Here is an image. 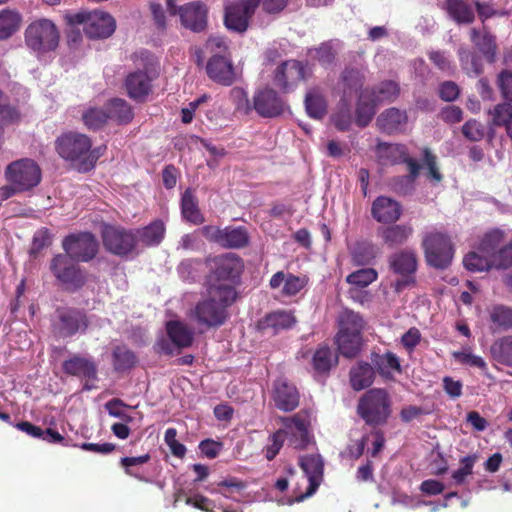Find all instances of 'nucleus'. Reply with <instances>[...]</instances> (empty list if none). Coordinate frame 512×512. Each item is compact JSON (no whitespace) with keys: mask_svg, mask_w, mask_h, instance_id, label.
<instances>
[{"mask_svg":"<svg viewBox=\"0 0 512 512\" xmlns=\"http://www.w3.org/2000/svg\"><path fill=\"white\" fill-rule=\"evenodd\" d=\"M208 297L196 304L192 311L194 320L206 328L222 326L229 317L228 307L237 299L236 289L213 285L207 288Z\"/></svg>","mask_w":512,"mask_h":512,"instance_id":"1","label":"nucleus"},{"mask_svg":"<svg viewBox=\"0 0 512 512\" xmlns=\"http://www.w3.org/2000/svg\"><path fill=\"white\" fill-rule=\"evenodd\" d=\"M55 149L61 158L76 163L80 172L92 170L102 154L101 147L92 149L91 139L77 132L60 135L55 141Z\"/></svg>","mask_w":512,"mask_h":512,"instance_id":"2","label":"nucleus"},{"mask_svg":"<svg viewBox=\"0 0 512 512\" xmlns=\"http://www.w3.org/2000/svg\"><path fill=\"white\" fill-rule=\"evenodd\" d=\"M204 48L209 54L205 65L209 79L222 86H231L236 81V71L227 39L211 35L206 39Z\"/></svg>","mask_w":512,"mask_h":512,"instance_id":"3","label":"nucleus"},{"mask_svg":"<svg viewBox=\"0 0 512 512\" xmlns=\"http://www.w3.org/2000/svg\"><path fill=\"white\" fill-rule=\"evenodd\" d=\"M279 421L284 428L278 429L270 435L269 444L264 449L268 461H272L278 455L288 435H290V443L295 449H305L310 442L309 422L303 416V411L290 417L281 416Z\"/></svg>","mask_w":512,"mask_h":512,"instance_id":"4","label":"nucleus"},{"mask_svg":"<svg viewBox=\"0 0 512 512\" xmlns=\"http://www.w3.org/2000/svg\"><path fill=\"white\" fill-rule=\"evenodd\" d=\"M357 415L367 426L379 427L388 423L392 415V399L385 388H370L358 399Z\"/></svg>","mask_w":512,"mask_h":512,"instance_id":"5","label":"nucleus"},{"mask_svg":"<svg viewBox=\"0 0 512 512\" xmlns=\"http://www.w3.org/2000/svg\"><path fill=\"white\" fill-rule=\"evenodd\" d=\"M209 267L207 276V288L213 285L218 287H230L236 289L244 271L243 259L235 253H225L206 260Z\"/></svg>","mask_w":512,"mask_h":512,"instance_id":"6","label":"nucleus"},{"mask_svg":"<svg viewBox=\"0 0 512 512\" xmlns=\"http://www.w3.org/2000/svg\"><path fill=\"white\" fill-rule=\"evenodd\" d=\"M24 42L26 47L40 58L58 48L60 32L53 21L40 18L25 28Z\"/></svg>","mask_w":512,"mask_h":512,"instance_id":"7","label":"nucleus"},{"mask_svg":"<svg viewBox=\"0 0 512 512\" xmlns=\"http://www.w3.org/2000/svg\"><path fill=\"white\" fill-rule=\"evenodd\" d=\"M339 327L335 337L339 353L345 358H355L362 349L363 318L354 311L346 310L339 317Z\"/></svg>","mask_w":512,"mask_h":512,"instance_id":"8","label":"nucleus"},{"mask_svg":"<svg viewBox=\"0 0 512 512\" xmlns=\"http://www.w3.org/2000/svg\"><path fill=\"white\" fill-rule=\"evenodd\" d=\"M478 251L490 255L492 267L496 270L512 267V239L507 241L506 232L500 228H493L483 234Z\"/></svg>","mask_w":512,"mask_h":512,"instance_id":"9","label":"nucleus"},{"mask_svg":"<svg viewBox=\"0 0 512 512\" xmlns=\"http://www.w3.org/2000/svg\"><path fill=\"white\" fill-rule=\"evenodd\" d=\"M70 25H83L85 35L89 39H106L116 29L115 19L101 10L80 11L66 16Z\"/></svg>","mask_w":512,"mask_h":512,"instance_id":"10","label":"nucleus"},{"mask_svg":"<svg viewBox=\"0 0 512 512\" xmlns=\"http://www.w3.org/2000/svg\"><path fill=\"white\" fill-rule=\"evenodd\" d=\"M422 248L427 264L436 269L447 268L454 257L451 238L442 232L431 231L422 239Z\"/></svg>","mask_w":512,"mask_h":512,"instance_id":"11","label":"nucleus"},{"mask_svg":"<svg viewBox=\"0 0 512 512\" xmlns=\"http://www.w3.org/2000/svg\"><path fill=\"white\" fill-rule=\"evenodd\" d=\"M89 319L83 309L58 307L51 322L52 333L56 338H70L77 333H85Z\"/></svg>","mask_w":512,"mask_h":512,"instance_id":"12","label":"nucleus"},{"mask_svg":"<svg viewBox=\"0 0 512 512\" xmlns=\"http://www.w3.org/2000/svg\"><path fill=\"white\" fill-rule=\"evenodd\" d=\"M389 269L399 278L393 283L395 292L400 293L416 283V271L418 269V258L415 250L401 249L388 258Z\"/></svg>","mask_w":512,"mask_h":512,"instance_id":"13","label":"nucleus"},{"mask_svg":"<svg viewBox=\"0 0 512 512\" xmlns=\"http://www.w3.org/2000/svg\"><path fill=\"white\" fill-rule=\"evenodd\" d=\"M4 176L10 184L17 185L20 191L26 192L41 182L42 172L34 160L22 158L8 164Z\"/></svg>","mask_w":512,"mask_h":512,"instance_id":"14","label":"nucleus"},{"mask_svg":"<svg viewBox=\"0 0 512 512\" xmlns=\"http://www.w3.org/2000/svg\"><path fill=\"white\" fill-rule=\"evenodd\" d=\"M259 6V0H234L226 4L223 19L225 27L232 32L245 33Z\"/></svg>","mask_w":512,"mask_h":512,"instance_id":"15","label":"nucleus"},{"mask_svg":"<svg viewBox=\"0 0 512 512\" xmlns=\"http://www.w3.org/2000/svg\"><path fill=\"white\" fill-rule=\"evenodd\" d=\"M101 237L104 248L120 257L133 252L137 244L135 233L121 226L105 224L101 230Z\"/></svg>","mask_w":512,"mask_h":512,"instance_id":"16","label":"nucleus"},{"mask_svg":"<svg viewBox=\"0 0 512 512\" xmlns=\"http://www.w3.org/2000/svg\"><path fill=\"white\" fill-rule=\"evenodd\" d=\"M50 269L55 278L68 290H79L86 283V275L67 255H56L51 261Z\"/></svg>","mask_w":512,"mask_h":512,"instance_id":"17","label":"nucleus"},{"mask_svg":"<svg viewBox=\"0 0 512 512\" xmlns=\"http://www.w3.org/2000/svg\"><path fill=\"white\" fill-rule=\"evenodd\" d=\"M62 247L72 260L88 262L96 256L99 244L91 232H80L66 236Z\"/></svg>","mask_w":512,"mask_h":512,"instance_id":"18","label":"nucleus"},{"mask_svg":"<svg viewBox=\"0 0 512 512\" xmlns=\"http://www.w3.org/2000/svg\"><path fill=\"white\" fill-rule=\"evenodd\" d=\"M305 79L306 65L295 59L283 61L273 73V84L282 93L292 92Z\"/></svg>","mask_w":512,"mask_h":512,"instance_id":"19","label":"nucleus"},{"mask_svg":"<svg viewBox=\"0 0 512 512\" xmlns=\"http://www.w3.org/2000/svg\"><path fill=\"white\" fill-rule=\"evenodd\" d=\"M62 370L68 376L77 377L84 381L83 389L96 388L98 381V367L92 358L74 354L62 363Z\"/></svg>","mask_w":512,"mask_h":512,"instance_id":"20","label":"nucleus"},{"mask_svg":"<svg viewBox=\"0 0 512 512\" xmlns=\"http://www.w3.org/2000/svg\"><path fill=\"white\" fill-rule=\"evenodd\" d=\"M286 108L284 99L272 88H264L255 92L253 108L263 118H275L282 115Z\"/></svg>","mask_w":512,"mask_h":512,"instance_id":"21","label":"nucleus"},{"mask_svg":"<svg viewBox=\"0 0 512 512\" xmlns=\"http://www.w3.org/2000/svg\"><path fill=\"white\" fill-rule=\"evenodd\" d=\"M181 25L194 32H204L208 26V7L201 1H192L180 6Z\"/></svg>","mask_w":512,"mask_h":512,"instance_id":"22","label":"nucleus"},{"mask_svg":"<svg viewBox=\"0 0 512 512\" xmlns=\"http://www.w3.org/2000/svg\"><path fill=\"white\" fill-rule=\"evenodd\" d=\"M299 466L308 478L309 485L304 494L296 497L297 502L312 496L323 481L324 461L319 454L304 455L299 458Z\"/></svg>","mask_w":512,"mask_h":512,"instance_id":"23","label":"nucleus"},{"mask_svg":"<svg viewBox=\"0 0 512 512\" xmlns=\"http://www.w3.org/2000/svg\"><path fill=\"white\" fill-rule=\"evenodd\" d=\"M402 212V205L387 196H378L371 206L372 218L383 224L396 223L400 219Z\"/></svg>","mask_w":512,"mask_h":512,"instance_id":"24","label":"nucleus"},{"mask_svg":"<svg viewBox=\"0 0 512 512\" xmlns=\"http://www.w3.org/2000/svg\"><path fill=\"white\" fill-rule=\"evenodd\" d=\"M407 123V112L396 107L385 109L376 120L378 129L388 135L403 133Z\"/></svg>","mask_w":512,"mask_h":512,"instance_id":"25","label":"nucleus"},{"mask_svg":"<svg viewBox=\"0 0 512 512\" xmlns=\"http://www.w3.org/2000/svg\"><path fill=\"white\" fill-rule=\"evenodd\" d=\"M375 151L379 162L383 165L402 163L408 165L410 161H416L409 155L408 149L404 144L379 141Z\"/></svg>","mask_w":512,"mask_h":512,"instance_id":"26","label":"nucleus"},{"mask_svg":"<svg viewBox=\"0 0 512 512\" xmlns=\"http://www.w3.org/2000/svg\"><path fill=\"white\" fill-rule=\"evenodd\" d=\"M125 88L131 99L144 102L152 91V79L144 71L131 72L125 79Z\"/></svg>","mask_w":512,"mask_h":512,"instance_id":"27","label":"nucleus"},{"mask_svg":"<svg viewBox=\"0 0 512 512\" xmlns=\"http://www.w3.org/2000/svg\"><path fill=\"white\" fill-rule=\"evenodd\" d=\"M414 229L410 224H395L382 226L377 229V235L388 248L404 245L413 235Z\"/></svg>","mask_w":512,"mask_h":512,"instance_id":"28","label":"nucleus"},{"mask_svg":"<svg viewBox=\"0 0 512 512\" xmlns=\"http://www.w3.org/2000/svg\"><path fill=\"white\" fill-rule=\"evenodd\" d=\"M308 283L306 276H296L292 273L276 272L270 279L269 285L272 289H277L281 285L283 296L291 297L297 295Z\"/></svg>","mask_w":512,"mask_h":512,"instance_id":"29","label":"nucleus"},{"mask_svg":"<svg viewBox=\"0 0 512 512\" xmlns=\"http://www.w3.org/2000/svg\"><path fill=\"white\" fill-rule=\"evenodd\" d=\"M299 399V392L294 385L282 380L275 383L274 402L279 410L284 412L295 410L299 405Z\"/></svg>","mask_w":512,"mask_h":512,"instance_id":"30","label":"nucleus"},{"mask_svg":"<svg viewBox=\"0 0 512 512\" xmlns=\"http://www.w3.org/2000/svg\"><path fill=\"white\" fill-rule=\"evenodd\" d=\"M470 39L488 63L492 64L496 61L498 49L496 37L486 27L483 28L482 34L478 29L472 28L470 30Z\"/></svg>","mask_w":512,"mask_h":512,"instance_id":"31","label":"nucleus"},{"mask_svg":"<svg viewBox=\"0 0 512 512\" xmlns=\"http://www.w3.org/2000/svg\"><path fill=\"white\" fill-rule=\"evenodd\" d=\"M338 364V357L327 344H320L313 353L311 365L315 376H326Z\"/></svg>","mask_w":512,"mask_h":512,"instance_id":"32","label":"nucleus"},{"mask_svg":"<svg viewBox=\"0 0 512 512\" xmlns=\"http://www.w3.org/2000/svg\"><path fill=\"white\" fill-rule=\"evenodd\" d=\"M378 103L367 92L363 90L359 93L355 108V123L360 128L367 127L373 120Z\"/></svg>","mask_w":512,"mask_h":512,"instance_id":"33","label":"nucleus"},{"mask_svg":"<svg viewBox=\"0 0 512 512\" xmlns=\"http://www.w3.org/2000/svg\"><path fill=\"white\" fill-rule=\"evenodd\" d=\"M370 359L375 371L385 379L393 378L394 372H402L399 357L391 351L384 354L373 352L371 353Z\"/></svg>","mask_w":512,"mask_h":512,"instance_id":"34","label":"nucleus"},{"mask_svg":"<svg viewBox=\"0 0 512 512\" xmlns=\"http://www.w3.org/2000/svg\"><path fill=\"white\" fill-rule=\"evenodd\" d=\"M407 167L409 171L407 175L395 176L389 182L391 189L398 195L411 194L415 188V181L420 175L421 165L418 161H410Z\"/></svg>","mask_w":512,"mask_h":512,"instance_id":"35","label":"nucleus"},{"mask_svg":"<svg viewBox=\"0 0 512 512\" xmlns=\"http://www.w3.org/2000/svg\"><path fill=\"white\" fill-rule=\"evenodd\" d=\"M365 83L364 72L356 67H345L340 75V84L342 86V97L349 98L353 93L363 91Z\"/></svg>","mask_w":512,"mask_h":512,"instance_id":"36","label":"nucleus"},{"mask_svg":"<svg viewBox=\"0 0 512 512\" xmlns=\"http://www.w3.org/2000/svg\"><path fill=\"white\" fill-rule=\"evenodd\" d=\"M350 384L355 391H360L370 387L375 379V369L373 365L361 361L350 369Z\"/></svg>","mask_w":512,"mask_h":512,"instance_id":"37","label":"nucleus"},{"mask_svg":"<svg viewBox=\"0 0 512 512\" xmlns=\"http://www.w3.org/2000/svg\"><path fill=\"white\" fill-rule=\"evenodd\" d=\"M249 243V234L243 226H226L222 229L219 245L227 249H240Z\"/></svg>","mask_w":512,"mask_h":512,"instance_id":"38","label":"nucleus"},{"mask_svg":"<svg viewBox=\"0 0 512 512\" xmlns=\"http://www.w3.org/2000/svg\"><path fill=\"white\" fill-rule=\"evenodd\" d=\"M181 214L191 224L201 225L205 222V218L199 208L198 199L190 188L186 189L182 194Z\"/></svg>","mask_w":512,"mask_h":512,"instance_id":"39","label":"nucleus"},{"mask_svg":"<svg viewBox=\"0 0 512 512\" xmlns=\"http://www.w3.org/2000/svg\"><path fill=\"white\" fill-rule=\"evenodd\" d=\"M138 363L136 353L128 346L121 344L116 345L112 350V365L117 373L128 372L132 370Z\"/></svg>","mask_w":512,"mask_h":512,"instance_id":"40","label":"nucleus"},{"mask_svg":"<svg viewBox=\"0 0 512 512\" xmlns=\"http://www.w3.org/2000/svg\"><path fill=\"white\" fill-rule=\"evenodd\" d=\"M490 329L493 332L512 329V307L495 304L488 310Z\"/></svg>","mask_w":512,"mask_h":512,"instance_id":"41","label":"nucleus"},{"mask_svg":"<svg viewBox=\"0 0 512 512\" xmlns=\"http://www.w3.org/2000/svg\"><path fill=\"white\" fill-rule=\"evenodd\" d=\"M166 331L171 342L178 348H187L193 343V330L180 321H168Z\"/></svg>","mask_w":512,"mask_h":512,"instance_id":"42","label":"nucleus"},{"mask_svg":"<svg viewBox=\"0 0 512 512\" xmlns=\"http://www.w3.org/2000/svg\"><path fill=\"white\" fill-rule=\"evenodd\" d=\"M108 119L120 125L129 124L134 118L131 105L124 99L113 98L106 104Z\"/></svg>","mask_w":512,"mask_h":512,"instance_id":"43","label":"nucleus"},{"mask_svg":"<svg viewBox=\"0 0 512 512\" xmlns=\"http://www.w3.org/2000/svg\"><path fill=\"white\" fill-rule=\"evenodd\" d=\"M22 23L21 14L12 9L0 11V41L8 40L19 29Z\"/></svg>","mask_w":512,"mask_h":512,"instance_id":"44","label":"nucleus"},{"mask_svg":"<svg viewBox=\"0 0 512 512\" xmlns=\"http://www.w3.org/2000/svg\"><path fill=\"white\" fill-rule=\"evenodd\" d=\"M490 355L499 364L512 367V335L496 339L490 346Z\"/></svg>","mask_w":512,"mask_h":512,"instance_id":"45","label":"nucleus"},{"mask_svg":"<svg viewBox=\"0 0 512 512\" xmlns=\"http://www.w3.org/2000/svg\"><path fill=\"white\" fill-rule=\"evenodd\" d=\"M367 92L380 104L394 102L400 94V86L392 80H384L373 88H366Z\"/></svg>","mask_w":512,"mask_h":512,"instance_id":"46","label":"nucleus"},{"mask_svg":"<svg viewBox=\"0 0 512 512\" xmlns=\"http://www.w3.org/2000/svg\"><path fill=\"white\" fill-rule=\"evenodd\" d=\"M304 103L308 115L314 119H321L327 113L326 99L318 88L307 91Z\"/></svg>","mask_w":512,"mask_h":512,"instance_id":"47","label":"nucleus"},{"mask_svg":"<svg viewBox=\"0 0 512 512\" xmlns=\"http://www.w3.org/2000/svg\"><path fill=\"white\" fill-rule=\"evenodd\" d=\"M165 232L164 222L157 219L139 231V239L145 246H157L164 239Z\"/></svg>","mask_w":512,"mask_h":512,"instance_id":"48","label":"nucleus"},{"mask_svg":"<svg viewBox=\"0 0 512 512\" xmlns=\"http://www.w3.org/2000/svg\"><path fill=\"white\" fill-rule=\"evenodd\" d=\"M459 61L462 69L470 77L479 76L483 72V63L481 57L475 52L460 47L458 49Z\"/></svg>","mask_w":512,"mask_h":512,"instance_id":"49","label":"nucleus"},{"mask_svg":"<svg viewBox=\"0 0 512 512\" xmlns=\"http://www.w3.org/2000/svg\"><path fill=\"white\" fill-rule=\"evenodd\" d=\"M333 125L339 131H348L353 123L351 104L348 98L341 97L336 111L331 116Z\"/></svg>","mask_w":512,"mask_h":512,"instance_id":"50","label":"nucleus"},{"mask_svg":"<svg viewBox=\"0 0 512 512\" xmlns=\"http://www.w3.org/2000/svg\"><path fill=\"white\" fill-rule=\"evenodd\" d=\"M296 322L295 317L291 312L287 311H276L268 314L262 322H260V326L265 328H273L275 331L281 329L291 328Z\"/></svg>","mask_w":512,"mask_h":512,"instance_id":"51","label":"nucleus"},{"mask_svg":"<svg viewBox=\"0 0 512 512\" xmlns=\"http://www.w3.org/2000/svg\"><path fill=\"white\" fill-rule=\"evenodd\" d=\"M150 459H151L150 454L146 453V454H143L140 456L122 457L120 459L119 463H120L121 467H123L126 475H128L138 481L148 483L149 479L147 477H145L143 474L138 473L135 470V468L137 466H140V465H143V464L149 462Z\"/></svg>","mask_w":512,"mask_h":512,"instance_id":"52","label":"nucleus"},{"mask_svg":"<svg viewBox=\"0 0 512 512\" xmlns=\"http://www.w3.org/2000/svg\"><path fill=\"white\" fill-rule=\"evenodd\" d=\"M447 10L458 23H471L475 18L472 8L463 0H447Z\"/></svg>","mask_w":512,"mask_h":512,"instance_id":"53","label":"nucleus"},{"mask_svg":"<svg viewBox=\"0 0 512 512\" xmlns=\"http://www.w3.org/2000/svg\"><path fill=\"white\" fill-rule=\"evenodd\" d=\"M464 267L471 272H483L494 269L491 257L487 253L470 252L463 259Z\"/></svg>","mask_w":512,"mask_h":512,"instance_id":"54","label":"nucleus"},{"mask_svg":"<svg viewBox=\"0 0 512 512\" xmlns=\"http://www.w3.org/2000/svg\"><path fill=\"white\" fill-rule=\"evenodd\" d=\"M377 277L378 273L375 269L363 268L349 274L346 278V281L356 287L364 288L372 282L376 281Z\"/></svg>","mask_w":512,"mask_h":512,"instance_id":"55","label":"nucleus"},{"mask_svg":"<svg viewBox=\"0 0 512 512\" xmlns=\"http://www.w3.org/2000/svg\"><path fill=\"white\" fill-rule=\"evenodd\" d=\"M85 126L90 130L102 128L108 120L106 108H90L82 115Z\"/></svg>","mask_w":512,"mask_h":512,"instance_id":"56","label":"nucleus"},{"mask_svg":"<svg viewBox=\"0 0 512 512\" xmlns=\"http://www.w3.org/2000/svg\"><path fill=\"white\" fill-rule=\"evenodd\" d=\"M477 455H467L462 457L459 461L460 467L455 470L452 474V479L454 480L456 485H462L466 478L473 473L474 465L477 461Z\"/></svg>","mask_w":512,"mask_h":512,"instance_id":"57","label":"nucleus"},{"mask_svg":"<svg viewBox=\"0 0 512 512\" xmlns=\"http://www.w3.org/2000/svg\"><path fill=\"white\" fill-rule=\"evenodd\" d=\"M309 55L320 65L330 66L335 60V51L329 42H323L318 47L309 50Z\"/></svg>","mask_w":512,"mask_h":512,"instance_id":"58","label":"nucleus"},{"mask_svg":"<svg viewBox=\"0 0 512 512\" xmlns=\"http://www.w3.org/2000/svg\"><path fill=\"white\" fill-rule=\"evenodd\" d=\"M490 115L492 116V124L498 127L505 126L512 121V105L511 102H504L497 104L494 106L492 110H490Z\"/></svg>","mask_w":512,"mask_h":512,"instance_id":"59","label":"nucleus"},{"mask_svg":"<svg viewBox=\"0 0 512 512\" xmlns=\"http://www.w3.org/2000/svg\"><path fill=\"white\" fill-rule=\"evenodd\" d=\"M230 99L235 105V109L244 114H249L252 111L253 104L251 105L247 92L241 87H234L230 90Z\"/></svg>","mask_w":512,"mask_h":512,"instance_id":"60","label":"nucleus"},{"mask_svg":"<svg viewBox=\"0 0 512 512\" xmlns=\"http://www.w3.org/2000/svg\"><path fill=\"white\" fill-rule=\"evenodd\" d=\"M352 256L353 260L358 265L369 264L375 258L373 245L368 242L357 243L352 252Z\"/></svg>","mask_w":512,"mask_h":512,"instance_id":"61","label":"nucleus"},{"mask_svg":"<svg viewBox=\"0 0 512 512\" xmlns=\"http://www.w3.org/2000/svg\"><path fill=\"white\" fill-rule=\"evenodd\" d=\"M52 243V236L47 228H41L37 230L33 236L30 254L36 256L39 254L44 248H47Z\"/></svg>","mask_w":512,"mask_h":512,"instance_id":"62","label":"nucleus"},{"mask_svg":"<svg viewBox=\"0 0 512 512\" xmlns=\"http://www.w3.org/2000/svg\"><path fill=\"white\" fill-rule=\"evenodd\" d=\"M462 133L466 139L478 142L484 138L485 128L481 122L475 119H470L462 126Z\"/></svg>","mask_w":512,"mask_h":512,"instance_id":"63","label":"nucleus"},{"mask_svg":"<svg viewBox=\"0 0 512 512\" xmlns=\"http://www.w3.org/2000/svg\"><path fill=\"white\" fill-rule=\"evenodd\" d=\"M497 85L501 92L502 97L512 102V72L509 70H503L497 77Z\"/></svg>","mask_w":512,"mask_h":512,"instance_id":"64","label":"nucleus"}]
</instances>
